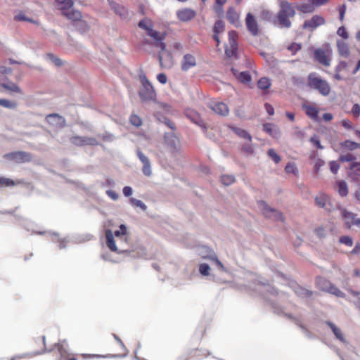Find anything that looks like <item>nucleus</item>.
I'll return each mask as SVG.
<instances>
[{
    "label": "nucleus",
    "mask_w": 360,
    "mask_h": 360,
    "mask_svg": "<svg viewBox=\"0 0 360 360\" xmlns=\"http://www.w3.org/2000/svg\"><path fill=\"white\" fill-rule=\"evenodd\" d=\"M106 245L112 252L121 253H129L132 257H142L145 255V249L140 248V251L134 253L136 248L131 246L129 235L120 238H115L112 231H105Z\"/></svg>",
    "instance_id": "1"
},
{
    "label": "nucleus",
    "mask_w": 360,
    "mask_h": 360,
    "mask_svg": "<svg viewBox=\"0 0 360 360\" xmlns=\"http://www.w3.org/2000/svg\"><path fill=\"white\" fill-rule=\"evenodd\" d=\"M308 86L319 92L323 96H327L330 94V86L329 83L326 80L321 78L320 75H319L316 72H311L308 75Z\"/></svg>",
    "instance_id": "2"
},
{
    "label": "nucleus",
    "mask_w": 360,
    "mask_h": 360,
    "mask_svg": "<svg viewBox=\"0 0 360 360\" xmlns=\"http://www.w3.org/2000/svg\"><path fill=\"white\" fill-rule=\"evenodd\" d=\"M142 87L139 92V95L143 102H155L156 101V93L152 86L148 82L145 75L140 77Z\"/></svg>",
    "instance_id": "3"
},
{
    "label": "nucleus",
    "mask_w": 360,
    "mask_h": 360,
    "mask_svg": "<svg viewBox=\"0 0 360 360\" xmlns=\"http://www.w3.org/2000/svg\"><path fill=\"white\" fill-rule=\"evenodd\" d=\"M258 207L266 217L274 220H283L282 214L279 211L269 207L264 201H259Z\"/></svg>",
    "instance_id": "4"
},
{
    "label": "nucleus",
    "mask_w": 360,
    "mask_h": 360,
    "mask_svg": "<svg viewBox=\"0 0 360 360\" xmlns=\"http://www.w3.org/2000/svg\"><path fill=\"white\" fill-rule=\"evenodd\" d=\"M331 54L332 51L329 47L317 49L314 51V58L319 63L328 67L330 65Z\"/></svg>",
    "instance_id": "5"
},
{
    "label": "nucleus",
    "mask_w": 360,
    "mask_h": 360,
    "mask_svg": "<svg viewBox=\"0 0 360 360\" xmlns=\"http://www.w3.org/2000/svg\"><path fill=\"white\" fill-rule=\"evenodd\" d=\"M7 159L15 161L17 163H24L30 162L32 160L30 153L24 151H17L7 153L4 155Z\"/></svg>",
    "instance_id": "6"
},
{
    "label": "nucleus",
    "mask_w": 360,
    "mask_h": 360,
    "mask_svg": "<svg viewBox=\"0 0 360 360\" xmlns=\"http://www.w3.org/2000/svg\"><path fill=\"white\" fill-rule=\"evenodd\" d=\"M165 141L173 153H178L180 150V141L174 133H166L165 135Z\"/></svg>",
    "instance_id": "7"
},
{
    "label": "nucleus",
    "mask_w": 360,
    "mask_h": 360,
    "mask_svg": "<svg viewBox=\"0 0 360 360\" xmlns=\"http://www.w3.org/2000/svg\"><path fill=\"white\" fill-rule=\"evenodd\" d=\"M324 23L325 19L321 15H315L312 16L311 19L307 20L304 22L302 28L309 31H313L316 27L323 25Z\"/></svg>",
    "instance_id": "8"
},
{
    "label": "nucleus",
    "mask_w": 360,
    "mask_h": 360,
    "mask_svg": "<svg viewBox=\"0 0 360 360\" xmlns=\"http://www.w3.org/2000/svg\"><path fill=\"white\" fill-rule=\"evenodd\" d=\"M136 155L143 164L142 172L143 174L146 176H150L152 174L150 161L148 158L143 154V153L139 149H136Z\"/></svg>",
    "instance_id": "9"
},
{
    "label": "nucleus",
    "mask_w": 360,
    "mask_h": 360,
    "mask_svg": "<svg viewBox=\"0 0 360 360\" xmlns=\"http://www.w3.org/2000/svg\"><path fill=\"white\" fill-rule=\"evenodd\" d=\"M245 25L248 32L252 36H257L259 33V27L255 17L250 13H247L245 17Z\"/></svg>",
    "instance_id": "10"
},
{
    "label": "nucleus",
    "mask_w": 360,
    "mask_h": 360,
    "mask_svg": "<svg viewBox=\"0 0 360 360\" xmlns=\"http://www.w3.org/2000/svg\"><path fill=\"white\" fill-rule=\"evenodd\" d=\"M70 141L72 144L79 146L86 145L95 146L98 144V141L96 139L86 136H72V138H70Z\"/></svg>",
    "instance_id": "11"
},
{
    "label": "nucleus",
    "mask_w": 360,
    "mask_h": 360,
    "mask_svg": "<svg viewBox=\"0 0 360 360\" xmlns=\"http://www.w3.org/2000/svg\"><path fill=\"white\" fill-rule=\"evenodd\" d=\"M280 10L278 13L282 15L293 18L295 15V11L292 5L287 1L279 2Z\"/></svg>",
    "instance_id": "12"
},
{
    "label": "nucleus",
    "mask_w": 360,
    "mask_h": 360,
    "mask_svg": "<svg viewBox=\"0 0 360 360\" xmlns=\"http://www.w3.org/2000/svg\"><path fill=\"white\" fill-rule=\"evenodd\" d=\"M326 324L330 329L331 332L334 335L336 340H338V341L343 344L347 343V340L345 337V335L340 327H338L337 325H335L334 323L330 321H326Z\"/></svg>",
    "instance_id": "13"
},
{
    "label": "nucleus",
    "mask_w": 360,
    "mask_h": 360,
    "mask_svg": "<svg viewBox=\"0 0 360 360\" xmlns=\"http://www.w3.org/2000/svg\"><path fill=\"white\" fill-rule=\"evenodd\" d=\"M209 107L216 114L222 116L227 115L229 112L227 105L222 102L212 101L209 103Z\"/></svg>",
    "instance_id": "14"
},
{
    "label": "nucleus",
    "mask_w": 360,
    "mask_h": 360,
    "mask_svg": "<svg viewBox=\"0 0 360 360\" xmlns=\"http://www.w3.org/2000/svg\"><path fill=\"white\" fill-rule=\"evenodd\" d=\"M315 202L316 205L319 207L323 208L328 212H330L332 210V205L330 198L327 195L324 193L319 194L315 198Z\"/></svg>",
    "instance_id": "15"
},
{
    "label": "nucleus",
    "mask_w": 360,
    "mask_h": 360,
    "mask_svg": "<svg viewBox=\"0 0 360 360\" xmlns=\"http://www.w3.org/2000/svg\"><path fill=\"white\" fill-rule=\"evenodd\" d=\"M196 64L197 63L195 56L192 54L186 53L184 56L181 62V70L186 72L191 68H194Z\"/></svg>",
    "instance_id": "16"
},
{
    "label": "nucleus",
    "mask_w": 360,
    "mask_h": 360,
    "mask_svg": "<svg viewBox=\"0 0 360 360\" xmlns=\"http://www.w3.org/2000/svg\"><path fill=\"white\" fill-rule=\"evenodd\" d=\"M46 120L49 124L58 128H63L65 126V118L56 113L48 115Z\"/></svg>",
    "instance_id": "17"
},
{
    "label": "nucleus",
    "mask_w": 360,
    "mask_h": 360,
    "mask_svg": "<svg viewBox=\"0 0 360 360\" xmlns=\"http://www.w3.org/2000/svg\"><path fill=\"white\" fill-rule=\"evenodd\" d=\"M178 19L182 22H188L194 18L196 13L191 8H183L176 11Z\"/></svg>",
    "instance_id": "18"
},
{
    "label": "nucleus",
    "mask_w": 360,
    "mask_h": 360,
    "mask_svg": "<svg viewBox=\"0 0 360 360\" xmlns=\"http://www.w3.org/2000/svg\"><path fill=\"white\" fill-rule=\"evenodd\" d=\"M202 250H205V252L206 254H203V253H201L202 254V257L205 259H210L212 261H214L216 264L218 266V267L221 270V271H224L225 270V267L223 265V264L218 259L216 254L214 253V252L213 250H212L211 249H210L209 248L207 247H203L202 248Z\"/></svg>",
    "instance_id": "19"
},
{
    "label": "nucleus",
    "mask_w": 360,
    "mask_h": 360,
    "mask_svg": "<svg viewBox=\"0 0 360 360\" xmlns=\"http://www.w3.org/2000/svg\"><path fill=\"white\" fill-rule=\"evenodd\" d=\"M263 130L275 139H278L281 136V131L278 127L272 123H266L263 125Z\"/></svg>",
    "instance_id": "20"
},
{
    "label": "nucleus",
    "mask_w": 360,
    "mask_h": 360,
    "mask_svg": "<svg viewBox=\"0 0 360 360\" xmlns=\"http://www.w3.org/2000/svg\"><path fill=\"white\" fill-rule=\"evenodd\" d=\"M233 75L242 83L248 84L251 82L252 77L248 71L239 72L236 69L231 68Z\"/></svg>",
    "instance_id": "21"
},
{
    "label": "nucleus",
    "mask_w": 360,
    "mask_h": 360,
    "mask_svg": "<svg viewBox=\"0 0 360 360\" xmlns=\"http://www.w3.org/2000/svg\"><path fill=\"white\" fill-rule=\"evenodd\" d=\"M225 30V25L222 20H217L213 27V39L217 42V45L218 46L220 43V39L219 34L223 32Z\"/></svg>",
    "instance_id": "22"
},
{
    "label": "nucleus",
    "mask_w": 360,
    "mask_h": 360,
    "mask_svg": "<svg viewBox=\"0 0 360 360\" xmlns=\"http://www.w3.org/2000/svg\"><path fill=\"white\" fill-rule=\"evenodd\" d=\"M341 214L345 220V223L348 228H351L352 226V224L354 223L355 219L356 218V214L353 212H349L345 209H340Z\"/></svg>",
    "instance_id": "23"
},
{
    "label": "nucleus",
    "mask_w": 360,
    "mask_h": 360,
    "mask_svg": "<svg viewBox=\"0 0 360 360\" xmlns=\"http://www.w3.org/2000/svg\"><path fill=\"white\" fill-rule=\"evenodd\" d=\"M158 59L160 65L164 68L169 69L173 65L172 58L169 52L166 53V56L165 58L163 57L162 54L160 53L158 55Z\"/></svg>",
    "instance_id": "24"
},
{
    "label": "nucleus",
    "mask_w": 360,
    "mask_h": 360,
    "mask_svg": "<svg viewBox=\"0 0 360 360\" xmlns=\"http://www.w3.org/2000/svg\"><path fill=\"white\" fill-rule=\"evenodd\" d=\"M296 8L303 13H310L315 11L314 5L309 0L307 2H301L296 5Z\"/></svg>",
    "instance_id": "25"
},
{
    "label": "nucleus",
    "mask_w": 360,
    "mask_h": 360,
    "mask_svg": "<svg viewBox=\"0 0 360 360\" xmlns=\"http://www.w3.org/2000/svg\"><path fill=\"white\" fill-rule=\"evenodd\" d=\"M337 47L338 53L340 56L348 58L349 56V45L345 41L338 39L337 40Z\"/></svg>",
    "instance_id": "26"
},
{
    "label": "nucleus",
    "mask_w": 360,
    "mask_h": 360,
    "mask_svg": "<svg viewBox=\"0 0 360 360\" xmlns=\"http://www.w3.org/2000/svg\"><path fill=\"white\" fill-rule=\"evenodd\" d=\"M226 18L229 22L234 25L236 27H238L240 25L239 15L233 8H229L226 13Z\"/></svg>",
    "instance_id": "27"
},
{
    "label": "nucleus",
    "mask_w": 360,
    "mask_h": 360,
    "mask_svg": "<svg viewBox=\"0 0 360 360\" xmlns=\"http://www.w3.org/2000/svg\"><path fill=\"white\" fill-rule=\"evenodd\" d=\"M292 288L295 293L297 296L302 298H309L313 295V292L311 291L307 290L297 284H294L292 285Z\"/></svg>",
    "instance_id": "28"
},
{
    "label": "nucleus",
    "mask_w": 360,
    "mask_h": 360,
    "mask_svg": "<svg viewBox=\"0 0 360 360\" xmlns=\"http://www.w3.org/2000/svg\"><path fill=\"white\" fill-rule=\"evenodd\" d=\"M290 18L277 13V24L280 28L288 29L291 27Z\"/></svg>",
    "instance_id": "29"
},
{
    "label": "nucleus",
    "mask_w": 360,
    "mask_h": 360,
    "mask_svg": "<svg viewBox=\"0 0 360 360\" xmlns=\"http://www.w3.org/2000/svg\"><path fill=\"white\" fill-rule=\"evenodd\" d=\"M303 108L305 110L307 115L311 119L314 120H316L318 119L319 110L315 106L304 104Z\"/></svg>",
    "instance_id": "30"
},
{
    "label": "nucleus",
    "mask_w": 360,
    "mask_h": 360,
    "mask_svg": "<svg viewBox=\"0 0 360 360\" xmlns=\"http://www.w3.org/2000/svg\"><path fill=\"white\" fill-rule=\"evenodd\" d=\"M230 129L239 137L248 140L250 142L252 141V136L250 134L245 131V129H243L240 127L231 126L230 127Z\"/></svg>",
    "instance_id": "31"
},
{
    "label": "nucleus",
    "mask_w": 360,
    "mask_h": 360,
    "mask_svg": "<svg viewBox=\"0 0 360 360\" xmlns=\"http://www.w3.org/2000/svg\"><path fill=\"white\" fill-rule=\"evenodd\" d=\"M58 4L60 5L61 12L64 15L65 13L72 9L74 1L73 0H62L58 1Z\"/></svg>",
    "instance_id": "32"
},
{
    "label": "nucleus",
    "mask_w": 360,
    "mask_h": 360,
    "mask_svg": "<svg viewBox=\"0 0 360 360\" xmlns=\"http://www.w3.org/2000/svg\"><path fill=\"white\" fill-rule=\"evenodd\" d=\"M148 35L155 41V43L159 42L161 40H164L166 37V33H160L159 32L152 29L149 30Z\"/></svg>",
    "instance_id": "33"
},
{
    "label": "nucleus",
    "mask_w": 360,
    "mask_h": 360,
    "mask_svg": "<svg viewBox=\"0 0 360 360\" xmlns=\"http://www.w3.org/2000/svg\"><path fill=\"white\" fill-rule=\"evenodd\" d=\"M316 285L322 290L327 291L332 285L328 280L318 277L316 281Z\"/></svg>",
    "instance_id": "34"
},
{
    "label": "nucleus",
    "mask_w": 360,
    "mask_h": 360,
    "mask_svg": "<svg viewBox=\"0 0 360 360\" xmlns=\"http://www.w3.org/2000/svg\"><path fill=\"white\" fill-rule=\"evenodd\" d=\"M260 18L264 21L276 22L274 13L267 9H263L261 11Z\"/></svg>",
    "instance_id": "35"
},
{
    "label": "nucleus",
    "mask_w": 360,
    "mask_h": 360,
    "mask_svg": "<svg viewBox=\"0 0 360 360\" xmlns=\"http://www.w3.org/2000/svg\"><path fill=\"white\" fill-rule=\"evenodd\" d=\"M112 9L118 15H120L121 18H125L127 15V11L126 8L120 4H113L112 6Z\"/></svg>",
    "instance_id": "36"
},
{
    "label": "nucleus",
    "mask_w": 360,
    "mask_h": 360,
    "mask_svg": "<svg viewBox=\"0 0 360 360\" xmlns=\"http://www.w3.org/2000/svg\"><path fill=\"white\" fill-rule=\"evenodd\" d=\"M64 15L68 19L74 21L80 20L82 17V13L79 11L73 9L65 13Z\"/></svg>",
    "instance_id": "37"
},
{
    "label": "nucleus",
    "mask_w": 360,
    "mask_h": 360,
    "mask_svg": "<svg viewBox=\"0 0 360 360\" xmlns=\"http://www.w3.org/2000/svg\"><path fill=\"white\" fill-rule=\"evenodd\" d=\"M241 151L245 156H250L254 154V148L251 142L243 143L241 146Z\"/></svg>",
    "instance_id": "38"
},
{
    "label": "nucleus",
    "mask_w": 360,
    "mask_h": 360,
    "mask_svg": "<svg viewBox=\"0 0 360 360\" xmlns=\"http://www.w3.org/2000/svg\"><path fill=\"white\" fill-rule=\"evenodd\" d=\"M338 192L341 196H346L348 193L347 185L345 181H340L337 184Z\"/></svg>",
    "instance_id": "39"
},
{
    "label": "nucleus",
    "mask_w": 360,
    "mask_h": 360,
    "mask_svg": "<svg viewBox=\"0 0 360 360\" xmlns=\"http://www.w3.org/2000/svg\"><path fill=\"white\" fill-rule=\"evenodd\" d=\"M271 80L267 77H262L257 82V86L262 90H266L271 86Z\"/></svg>",
    "instance_id": "40"
},
{
    "label": "nucleus",
    "mask_w": 360,
    "mask_h": 360,
    "mask_svg": "<svg viewBox=\"0 0 360 360\" xmlns=\"http://www.w3.org/2000/svg\"><path fill=\"white\" fill-rule=\"evenodd\" d=\"M342 148L349 150H354L358 148H360V144L354 141L347 140L341 143Z\"/></svg>",
    "instance_id": "41"
},
{
    "label": "nucleus",
    "mask_w": 360,
    "mask_h": 360,
    "mask_svg": "<svg viewBox=\"0 0 360 360\" xmlns=\"http://www.w3.org/2000/svg\"><path fill=\"white\" fill-rule=\"evenodd\" d=\"M139 27L147 31L148 34L149 30L153 29V24L149 19L146 18L139 22Z\"/></svg>",
    "instance_id": "42"
},
{
    "label": "nucleus",
    "mask_w": 360,
    "mask_h": 360,
    "mask_svg": "<svg viewBox=\"0 0 360 360\" xmlns=\"http://www.w3.org/2000/svg\"><path fill=\"white\" fill-rule=\"evenodd\" d=\"M238 34L236 31L232 30L229 32V43L231 47H237L236 39Z\"/></svg>",
    "instance_id": "43"
},
{
    "label": "nucleus",
    "mask_w": 360,
    "mask_h": 360,
    "mask_svg": "<svg viewBox=\"0 0 360 360\" xmlns=\"http://www.w3.org/2000/svg\"><path fill=\"white\" fill-rule=\"evenodd\" d=\"M129 202L132 206L139 207L143 211H146L147 209V206L146 205V204L140 200H138V199H136L134 198H131L129 199Z\"/></svg>",
    "instance_id": "44"
},
{
    "label": "nucleus",
    "mask_w": 360,
    "mask_h": 360,
    "mask_svg": "<svg viewBox=\"0 0 360 360\" xmlns=\"http://www.w3.org/2000/svg\"><path fill=\"white\" fill-rule=\"evenodd\" d=\"M127 235H129L127 233V228L124 224H121L119 229L115 231L113 233V236L115 238H120Z\"/></svg>",
    "instance_id": "45"
},
{
    "label": "nucleus",
    "mask_w": 360,
    "mask_h": 360,
    "mask_svg": "<svg viewBox=\"0 0 360 360\" xmlns=\"http://www.w3.org/2000/svg\"><path fill=\"white\" fill-rule=\"evenodd\" d=\"M46 58L54 63L56 66H60L63 65L62 60L51 53H47L46 55Z\"/></svg>",
    "instance_id": "46"
},
{
    "label": "nucleus",
    "mask_w": 360,
    "mask_h": 360,
    "mask_svg": "<svg viewBox=\"0 0 360 360\" xmlns=\"http://www.w3.org/2000/svg\"><path fill=\"white\" fill-rule=\"evenodd\" d=\"M15 19L18 21H27L32 23H36L39 25V22L37 20H34L32 18L27 17L23 13H20L15 16Z\"/></svg>",
    "instance_id": "47"
},
{
    "label": "nucleus",
    "mask_w": 360,
    "mask_h": 360,
    "mask_svg": "<svg viewBox=\"0 0 360 360\" xmlns=\"http://www.w3.org/2000/svg\"><path fill=\"white\" fill-rule=\"evenodd\" d=\"M3 87L7 90H9L13 92L21 93V90L18 85L13 82H9L7 84H3Z\"/></svg>",
    "instance_id": "48"
},
{
    "label": "nucleus",
    "mask_w": 360,
    "mask_h": 360,
    "mask_svg": "<svg viewBox=\"0 0 360 360\" xmlns=\"http://www.w3.org/2000/svg\"><path fill=\"white\" fill-rule=\"evenodd\" d=\"M235 181V177L233 175L225 174L221 176V181L225 186H229Z\"/></svg>",
    "instance_id": "49"
},
{
    "label": "nucleus",
    "mask_w": 360,
    "mask_h": 360,
    "mask_svg": "<svg viewBox=\"0 0 360 360\" xmlns=\"http://www.w3.org/2000/svg\"><path fill=\"white\" fill-rule=\"evenodd\" d=\"M285 171L288 174L292 173L295 175H297L298 173V169L294 162L288 163L285 167Z\"/></svg>",
    "instance_id": "50"
},
{
    "label": "nucleus",
    "mask_w": 360,
    "mask_h": 360,
    "mask_svg": "<svg viewBox=\"0 0 360 360\" xmlns=\"http://www.w3.org/2000/svg\"><path fill=\"white\" fill-rule=\"evenodd\" d=\"M0 105L10 109H13L16 107L15 103L4 98L0 99Z\"/></svg>",
    "instance_id": "51"
},
{
    "label": "nucleus",
    "mask_w": 360,
    "mask_h": 360,
    "mask_svg": "<svg viewBox=\"0 0 360 360\" xmlns=\"http://www.w3.org/2000/svg\"><path fill=\"white\" fill-rule=\"evenodd\" d=\"M333 295H335L337 297H343L345 296V293L340 290L337 287L333 285H331L329 289L326 291Z\"/></svg>",
    "instance_id": "52"
},
{
    "label": "nucleus",
    "mask_w": 360,
    "mask_h": 360,
    "mask_svg": "<svg viewBox=\"0 0 360 360\" xmlns=\"http://www.w3.org/2000/svg\"><path fill=\"white\" fill-rule=\"evenodd\" d=\"M210 270V267L207 264L202 263L199 265V272L202 276H208Z\"/></svg>",
    "instance_id": "53"
},
{
    "label": "nucleus",
    "mask_w": 360,
    "mask_h": 360,
    "mask_svg": "<svg viewBox=\"0 0 360 360\" xmlns=\"http://www.w3.org/2000/svg\"><path fill=\"white\" fill-rule=\"evenodd\" d=\"M268 155L274 160L276 164H278L281 161L280 156L272 148L268 150Z\"/></svg>",
    "instance_id": "54"
},
{
    "label": "nucleus",
    "mask_w": 360,
    "mask_h": 360,
    "mask_svg": "<svg viewBox=\"0 0 360 360\" xmlns=\"http://www.w3.org/2000/svg\"><path fill=\"white\" fill-rule=\"evenodd\" d=\"M340 243L345 244V245L348 247H351L353 245V240L352 238L347 236H343L340 238L339 240Z\"/></svg>",
    "instance_id": "55"
},
{
    "label": "nucleus",
    "mask_w": 360,
    "mask_h": 360,
    "mask_svg": "<svg viewBox=\"0 0 360 360\" xmlns=\"http://www.w3.org/2000/svg\"><path fill=\"white\" fill-rule=\"evenodd\" d=\"M310 142L319 149L324 148V147L321 144L319 136L316 135H314L312 137H311Z\"/></svg>",
    "instance_id": "56"
},
{
    "label": "nucleus",
    "mask_w": 360,
    "mask_h": 360,
    "mask_svg": "<svg viewBox=\"0 0 360 360\" xmlns=\"http://www.w3.org/2000/svg\"><path fill=\"white\" fill-rule=\"evenodd\" d=\"M56 346L58 347V352L60 353L61 356H66L68 352L66 350V342L65 341Z\"/></svg>",
    "instance_id": "57"
},
{
    "label": "nucleus",
    "mask_w": 360,
    "mask_h": 360,
    "mask_svg": "<svg viewBox=\"0 0 360 360\" xmlns=\"http://www.w3.org/2000/svg\"><path fill=\"white\" fill-rule=\"evenodd\" d=\"M130 122L131 124L136 127H139L141 125L142 122L141 118L136 115H131L130 117Z\"/></svg>",
    "instance_id": "58"
},
{
    "label": "nucleus",
    "mask_w": 360,
    "mask_h": 360,
    "mask_svg": "<svg viewBox=\"0 0 360 360\" xmlns=\"http://www.w3.org/2000/svg\"><path fill=\"white\" fill-rule=\"evenodd\" d=\"M15 184V183L10 179L5 178V177H0V185H1L3 186H14Z\"/></svg>",
    "instance_id": "59"
},
{
    "label": "nucleus",
    "mask_w": 360,
    "mask_h": 360,
    "mask_svg": "<svg viewBox=\"0 0 360 360\" xmlns=\"http://www.w3.org/2000/svg\"><path fill=\"white\" fill-rule=\"evenodd\" d=\"M337 34L344 39H347L349 38V34L345 27H340L337 31Z\"/></svg>",
    "instance_id": "60"
},
{
    "label": "nucleus",
    "mask_w": 360,
    "mask_h": 360,
    "mask_svg": "<svg viewBox=\"0 0 360 360\" xmlns=\"http://www.w3.org/2000/svg\"><path fill=\"white\" fill-rule=\"evenodd\" d=\"M237 47H226L225 53L228 57H232L236 54Z\"/></svg>",
    "instance_id": "61"
},
{
    "label": "nucleus",
    "mask_w": 360,
    "mask_h": 360,
    "mask_svg": "<svg viewBox=\"0 0 360 360\" xmlns=\"http://www.w3.org/2000/svg\"><path fill=\"white\" fill-rule=\"evenodd\" d=\"M340 168V165L335 161L330 162V169L333 174H337L338 169Z\"/></svg>",
    "instance_id": "62"
},
{
    "label": "nucleus",
    "mask_w": 360,
    "mask_h": 360,
    "mask_svg": "<svg viewBox=\"0 0 360 360\" xmlns=\"http://www.w3.org/2000/svg\"><path fill=\"white\" fill-rule=\"evenodd\" d=\"M347 67V63L345 61H340L338 65L335 67V72H342L345 70Z\"/></svg>",
    "instance_id": "63"
},
{
    "label": "nucleus",
    "mask_w": 360,
    "mask_h": 360,
    "mask_svg": "<svg viewBox=\"0 0 360 360\" xmlns=\"http://www.w3.org/2000/svg\"><path fill=\"white\" fill-rule=\"evenodd\" d=\"M352 112L354 116L358 117L360 115V105L357 103L354 104L352 108Z\"/></svg>",
    "instance_id": "64"
}]
</instances>
